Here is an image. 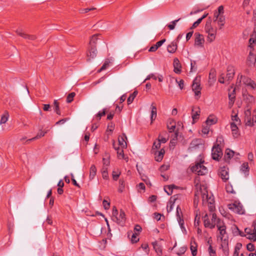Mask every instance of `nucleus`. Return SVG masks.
I'll list each match as a JSON object with an SVG mask.
<instances>
[{
    "instance_id": "a19ab883",
    "label": "nucleus",
    "mask_w": 256,
    "mask_h": 256,
    "mask_svg": "<svg viewBox=\"0 0 256 256\" xmlns=\"http://www.w3.org/2000/svg\"><path fill=\"white\" fill-rule=\"evenodd\" d=\"M175 187L174 185L167 186L164 188V191L168 195H171L172 193L173 188Z\"/></svg>"
},
{
    "instance_id": "f3484780",
    "label": "nucleus",
    "mask_w": 256,
    "mask_h": 256,
    "mask_svg": "<svg viewBox=\"0 0 256 256\" xmlns=\"http://www.w3.org/2000/svg\"><path fill=\"white\" fill-rule=\"evenodd\" d=\"M154 155L155 160L158 162H161L164 158L165 150L164 148H161L160 150L152 152Z\"/></svg>"
},
{
    "instance_id": "ea45409f",
    "label": "nucleus",
    "mask_w": 256,
    "mask_h": 256,
    "mask_svg": "<svg viewBox=\"0 0 256 256\" xmlns=\"http://www.w3.org/2000/svg\"><path fill=\"white\" fill-rule=\"evenodd\" d=\"M138 94V92L136 91H134L132 94H130L129 97L128 98L127 100V102L128 104H131L135 98L136 97V95Z\"/></svg>"
},
{
    "instance_id": "0eeeda50",
    "label": "nucleus",
    "mask_w": 256,
    "mask_h": 256,
    "mask_svg": "<svg viewBox=\"0 0 256 256\" xmlns=\"http://www.w3.org/2000/svg\"><path fill=\"white\" fill-rule=\"evenodd\" d=\"M242 83L246 86H250L252 89H254L256 88V82L252 80L250 78L244 76L242 75H238L237 80V83Z\"/></svg>"
},
{
    "instance_id": "a878e982",
    "label": "nucleus",
    "mask_w": 256,
    "mask_h": 256,
    "mask_svg": "<svg viewBox=\"0 0 256 256\" xmlns=\"http://www.w3.org/2000/svg\"><path fill=\"white\" fill-rule=\"evenodd\" d=\"M151 114H150V120L151 123L156 119L157 116L156 108L154 106V103H152L151 104Z\"/></svg>"
},
{
    "instance_id": "9d476101",
    "label": "nucleus",
    "mask_w": 256,
    "mask_h": 256,
    "mask_svg": "<svg viewBox=\"0 0 256 256\" xmlns=\"http://www.w3.org/2000/svg\"><path fill=\"white\" fill-rule=\"evenodd\" d=\"M222 156V148L213 146L212 149V156L213 160H218Z\"/></svg>"
},
{
    "instance_id": "393cba45",
    "label": "nucleus",
    "mask_w": 256,
    "mask_h": 256,
    "mask_svg": "<svg viewBox=\"0 0 256 256\" xmlns=\"http://www.w3.org/2000/svg\"><path fill=\"white\" fill-rule=\"evenodd\" d=\"M176 219L178 224H184V220L182 218V214L181 212V209L179 206L176 207Z\"/></svg>"
},
{
    "instance_id": "49530a36",
    "label": "nucleus",
    "mask_w": 256,
    "mask_h": 256,
    "mask_svg": "<svg viewBox=\"0 0 256 256\" xmlns=\"http://www.w3.org/2000/svg\"><path fill=\"white\" fill-rule=\"evenodd\" d=\"M120 174V172L118 170L112 172V178L114 180H117Z\"/></svg>"
},
{
    "instance_id": "13d9d810",
    "label": "nucleus",
    "mask_w": 256,
    "mask_h": 256,
    "mask_svg": "<svg viewBox=\"0 0 256 256\" xmlns=\"http://www.w3.org/2000/svg\"><path fill=\"white\" fill-rule=\"evenodd\" d=\"M174 204L170 202L167 206L168 212H170L174 208Z\"/></svg>"
},
{
    "instance_id": "de8ad7c7",
    "label": "nucleus",
    "mask_w": 256,
    "mask_h": 256,
    "mask_svg": "<svg viewBox=\"0 0 256 256\" xmlns=\"http://www.w3.org/2000/svg\"><path fill=\"white\" fill-rule=\"evenodd\" d=\"M120 186L118 189V191L120 192H122L124 189V182L123 180L120 179L119 180Z\"/></svg>"
},
{
    "instance_id": "680f3d73",
    "label": "nucleus",
    "mask_w": 256,
    "mask_h": 256,
    "mask_svg": "<svg viewBox=\"0 0 256 256\" xmlns=\"http://www.w3.org/2000/svg\"><path fill=\"white\" fill-rule=\"evenodd\" d=\"M106 114V109L104 108L102 111H100L96 114V116H98L99 119H100L101 117L104 116Z\"/></svg>"
},
{
    "instance_id": "b1692460",
    "label": "nucleus",
    "mask_w": 256,
    "mask_h": 256,
    "mask_svg": "<svg viewBox=\"0 0 256 256\" xmlns=\"http://www.w3.org/2000/svg\"><path fill=\"white\" fill-rule=\"evenodd\" d=\"M230 129L234 138H236L240 136L238 128L234 122L230 124Z\"/></svg>"
},
{
    "instance_id": "58836bf2",
    "label": "nucleus",
    "mask_w": 256,
    "mask_h": 256,
    "mask_svg": "<svg viewBox=\"0 0 256 256\" xmlns=\"http://www.w3.org/2000/svg\"><path fill=\"white\" fill-rule=\"evenodd\" d=\"M200 114V110L199 108H197L196 110H194V109L192 110V118L193 120V121H195L196 120H198V116Z\"/></svg>"
},
{
    "instance_id": "79ce46f5",
    "label": "nucleus",
    "mask_w": 256,
    "mask_h": 256,
    "mask_svg": "<svg viewBox=\"0 0 256 256\" xmlns=\"http://www.w3.org/2000/svg\"><path fill=\"white\" fill-rule=\"evenodd\" d=\"M160 146H161V143L158 140L154 142L152 146V151L154 152V151H156V150H158L160 148Z\"/></svg>"
},
{
    "instance_id": "6e6552de",
    "label": "nucleus",
    "mask_w": 256,
    "mask_h": 256,
    "mask_svg": "<svg viewBox=\"0 0 256 256\" xmlns=\"http://www.w3.org/2000/svg\"><path fill=\"white\" fill-rule=\"evenodd\" d=\"M228 208L231 210L239 214H244V209L242 205L239 202H235L234 203L229 204Z\"/></svg>"
},
{
    "instance_id": "864d4df0",
    "label": "nucleus",
    "mask_w": 256,
    "mask_h": 256,
    "mask_svg": "<svg viewBox=\"0 0 256 256\" xmlns=\"http://www.w3.org/2000/svg\"><path fill=\"white\" fill-rule=\"evenodd\" d=\"M138 234L136 232L132 234L131 240L132 242L136 243L139 240V238H138Z\"/></svg>"
},
{
    "instance_id": "4be33fe9",
    "label": "nucleus",
    "mask_w": 256,
    "mask_h": 256,
    "mask_svg": "<svg viewBox=\"0 0 256 256\" xmlns=\"http://www.w3.org/2000/svg\"><path fill=\"white\" fill-rule=\"evenodd\" d=\"M177 42L174 40L168 45L167 46V50L169 53L174 54L177 50Z\"/></svg>"
},
{
    "instance_id": "72a5a7b5",
    "label": "nucleus",
    "mask_w": 256,
    "mask_h": 256,
    "mask_svg": "<svg viewBox=\"0 0 256 256\" xmlns=\"http://www.w3.org/2000/svg\"><path fill=\"white\" fill-rule=\"evenodd\" d=\"M96 173V168L94 165H92L90 166V180L94 179Z\"/></svg>"
},
{
    "instance_id": "603ef678",
    "label": "nucleus",
    "mask_w": 256,
    "mask_h": 256,
    "mask_svg": "<svg viewBox=\"0 0 256 256\" xmlns=\"http://www.w3.org/2000/svg\"><path fill=\"white\" fill-rule=\"evenodd\" d=\"M247 238L253 241H256V232L252 231V234L246 236Z\"/></svg>"
},
{
    "instance_id": "37998d69",
    "label": "nucleus",
    "mask_w": 256,
    "mask_h": 256,
    "mask_svg": "<svg viewBox=\"0 0 256 256\" xmlns=\"http://www.w3.org/2000/svg\"><path fill=\"white\" fill-rule=\"evenodd\" d=\"M46 133V132H44L41 130V131H40V132H38V134H36V136L35 137L28 140L32 141V140H34L40 138L41 137L44 136Z\"/></svg>"
},
{
    "instance_id": "f8f14e48",
    "label": "nucleus",
    "mask_w": 256,
    "mask_h": 256,
    "mask_svg": "<svg viewBox=\"0 0 256 256\" xmlns=\"http://www.w3.org/2000/svg\"><path fill=\"white\" fill-rule=\"evenodd\" d=\"M218 174L224 182H226L229 179L228 169L225 166L220 168Z\"/></svg>"
},
{
    "instance_id": "bf43d9fd",
    "label": "nucleus",
    "mask_w": 256,
    "mask_h": 256,
    "mask_svg": "<svg viewBox=\"0 0 256 256\" xmlns=\"http://www.w3.org/2000/svg\"><path fill=\"white\" fill-rule=\"evenodd\" d=\"M246 248L250 252H252L254 250V246L252 243H249L246 245Z\"/></svg>"
},
{
    "instance_id": "6e6d98bb",
    "label": "nucleus",
    "mask_w": 256,
    "mask_h": 256,
    "mask_svg": "<svg viewBox=\"0 0 256 256\" xmlns=\"http://www.w3.org/2000/svg\"><path fill=\"white\" fill-rule=\"evenodd\" d=\"M208 252L210 254V256H216V251L214 250L211 245H210Z\"/></svg>"
},
{
    "instance_id": "0e129e2a",
    "label": "nucleus",
    "mask_w": 256,
    "mask_h": 256,
    "mask_svg": "<svg viewBox=\"0 0 256 256\" xmlns=\"http://www.w3.org/2000/svg\"><path fill=\"white\" fill-rule=\"evenodd\" d=\"M202 18H199L196 22H195L193 24L191 28H194L198 26V24L202 22Z\"/></svg>"
},
{
    "instance_id": "aec40b11",
    "label": "nucleus",
    "mask_w": 256,
    "mask_h": 256,
    "mask_svg": "<svg viewBox=\"0 0 256 256\" xmlns=\"http://www.w3.org/2000/svg\"><path fill=\"white\" fill-rule=\"evenodd\" d=\"M240 172L244 174V176L246 177L249 174L250 168L248 162H244L240 166Z\"/></svg>"
},
{
    "instance_id": "e2e57ef3",
    "label": "nucleus",
    "mask_w": 256,
    "mask_h": 256,
    "mask_svg": "<svg viewBox=\"0 0 256 256\" xmlns=\"http://www.w3.org/2000/svg\"><path fill=\"white\" fill-rule=\"evenodd\" d=\"M210 130L209 126L207 125L206 126L204 127L202 129V132L204 134H208Z\"/></svg>"
},
{
    "instance_id": "c9c22d12",
    "label": "nucleus",
    "mask_w": 256,
    "mask_h": 256,
    "mask_svg": "<svg viewBox=\"0 0 256 256\" xmlns=\"http://www.w3.org/2000/svg\"><path fill=\"white\" fill-rule=\"evenodd\" d=\"M218 24L220 26V29H221L222 26H224L225 22V17L224 14H222L217 19Z\"/></svg>"
},
{
    "instance_id": "412c9836",
    "label": "nucleus",
    "mask_w": 256,
    "mask_h": 256,
    "mask_svg": "<svg viewBox=\"0 0 256 256\" xmlns=\"http://www.w3.org/2000/svg\"><path fill=\"white\" fill-rule=\"evenodd\" d=\"M198 245L194 238H192L190 241V249L192 256H196L197 254Z\"/></svg>"
},
{
    "instance_id": "dca6fc26",
    "label": "nucleus",
    "mask_w": 256,
    "mask_h": 256,
    "mask_svg": "<svg viewBox=\"0 0 256 256\" xmlns=\"http://www.w3.org/2000/svg\"><path fill=\"white\" fill-rule=\"evenodd\" d=\"M126 140L127 137L125 134L123 133L118 138L119 147H120L122 149L126 148L127 147Z\"/></svg>"
},
{
    "instance_id": "052dcab7",
    "label": "nucleus",
    "mask_w": 256,
    "mask_h": 256,
    "mask_svg": "<svg viewBox=\"0 0 256 256\" xmlns=\"http://www.w3.org/2000/svg\"><path fill=\"white\" fill-rule=\"evenodd\" d=\"M234 92H235V90H233L232 93L228 94V98H229L230 100L232 102H234V100L235 98Z\"/></svg>"
},
{
    "instance_id": "39448f33",
    "label": "nucleus",
    "mask_w": 256,
    "mask_h": 256,
    "mask_svg": "<svg viewBox=\"0 0 256 256\" xmlns=\"http://www.w3.org/2000/svg\"><path fill=\"white\" fill-rule=\"evenodd\" d=\"M191 170L198 175H204L208 172V169L204 164L203 162L196 163L194 166L191 167Z\"/></svg>"
},
{
    "instance_id": "2f4dec72",
    "label": "nucleus",
    "mask_w": 256,
    "mask_h": 256,
    "mask_svg": "<svg viewBox=\"0 0 256 256\" xmlns=\"http://www.w3.org/2000/svg\"><path fill=\"white\" fill-rule=\"evenodd\" d=\"M207 214H206L204 216V226L206 228H214V224L212 223L210 220L208 218H206L207 217Z\"/></svg>"
},
{
    "instance_id": "69168bd1",
    "label": "nucleus",
    "mask_w": 256,
    "mask_h": 256,
    "mask_svg": "<svg viewBox=\"0 0 256 256\" xmlns=\"http://www.w3.org/2000/svg\"><path fill=\"white\" fill-rule=\"evenodd\" d=\"M176 82L178 84V86L180 90H182L184 87V81L182 80H180L179 81L176 80Z\"/></svg>"
},
{
    "instance_id": "3c124183",
    "label": "nucleus",
    "mask_w": 256,
    "mask_h": 256,
    "mask_svg": "<svg viewBox=\"0 0 256 256\" xmlns=\"http://www.w3.org/2000/svg\"><path fill=\"white\" fill-rule=\"evenodd\" d=\"M168 140V137H164L162 136L161 134H159L158 138L157 140H158L160 143L164 144L166 143Z\"/></svg>"
},
{
    "instance_id": "09e8293b",
    "label": "nucleus",
    "mask_w": 256,
    "mask_h": 256,
    "mask_svg": "<svg viewBox=\"0 0 256 256\" xmlns=\"http://www.w3.org/2000/svg\"><path fill=\"white\" fill-rule=\"evenodd\" d=\"M75 96L76 94L74 92H72L68 94L66 98V102L68 103L71 102L73 100L74 98V97Z\"/></svg>"
},
{
    "instance_id": "1a4fd4ad",
    "label": "nucleus",
    "mask_w": 256,
    "mask_h": 256,
    "mask_svg": "<svg viewBox=\"0 0 256 256\" xmlns=\"http://www.w3.org/2000/svg\"><path fill=\"white\" fill-rule=\"evenodd\" d=\"M201 89L200 78L196 77L193 81L192 90L194 92L195 96L196 97V98L197 99H198L200 96Z\"/></svg>"
},
{
    "instance_id": "8fccbe9b",
    "label": "nucleus",
    "mask_w": 256,
    "mask_h": 256,
    "mask_svg": "<svg viewBox=\"0 0 256 256\" xmlns=\"http://www.w3.org/2000/svg\"><path fill=\"white\" fill-rule=\"evenodd\" d=\"M54 111L58 114L60 115V110L59 108V104H58V100H54Z\"/></svg>"
},
{
    "instance_id": "4d7b16f0",
    "label": "nucleus",
    "mask_w": 256,
    "mask_h": 256,
    "mask_svg": "<svg viewBox=\"0 0 256 256\" xmlns=\"http://www.w3.org/2000/svg\"><path fill=\"white\" fill-rule=\"evenodd\" d=\"M142 248L146 251L147 254L149 253L148 245V244H144L141 246Z\"/></svg>"
},
{
    "instance_id": "c03bdc74",
    "label": "nucleus",
    "mask_w": 256,
    "mask_h": 256,
    "mask_svg": "<svg viewBox=\"0 0 256 256\" xmlns=\"http://www.w3.org/2000/svg\"><path fill=\"white\" fill-rule=\"evenodd\" d=\"M180 20V18L172 21L170 24H168L167 26L170 30H173L176 26V24Z\"/></svg>"
},
{
    "instance_id": "338daca9",
    "label": "nucleus",
    "mask_w": 256,
    "mask_h": 256,
    "mask_svg": "<svg viewBox=\"0 0 256 256\" xmlns=\"http://www.w3.org/2000/svg\"><path fill=\"white\" fill-rule=\"evenodd\" d=\"M102 204H103L104 208L106 210H108L109 208L110 204L108 201H106V200H104L103 202H102Z\"/></svg>"
},
{
    "instance_id": "774afa93",
    "label": "nucleus",
    "mask_w": 256,
    "mask_h": 256,
    "mask_svg": "<svg viewBox=\"0 0 256 256\" xmlns=\"http://www.w3.org/2000/svg\"><path fill=\"white\" fill-rule=\"evenodd\" d=\"M166 42V39L162 40L158 42L155 45L158 48L162 44Z\"/></svg>"
},
{
    "instance_id": "f03ea898",
    "label": "nucleus",
    "mask_w": 256,
    "mask_h": 256,
    "mask_svg": "<svg viewBox=\"0 0 256 256\" xmlns=\"http://www.w3.org/2000/svg\"><path fill=\"white\" fill-rule=\"evenodd\" d=\"M212 20L210 18L209 19L206 21L204 30L208 34L207 36V40L209 42H214L216 38V35L217 33V29L214 28L212 25Z\"/></svg>"
},
{
    "instance_id": "a18cd8bd",
    "label": "nucleus",
    "mask_w": 256,
    "mask_h": 256,
    "mask_svg": "<svg viewBox=\"0 0 256 256\" xmlns=\"http://www.w3.org/2000/svg\"><path fill=\"white\" fill-rule=\"evenodd\" d=\"M226 190L227 192L230 194H234L235 192L234 191L232 186L230 184H228L226 186Z\"/></svg>"
},
{
    "instance_id": "5701e85b",
    "label": "nucleus",
    "mask_w": 256,
    "mask_h": 256,
    "mask_svg": "<svg viewBox=\"0 0 256 256\" xmlns=\"http://www.w3.org/2000/svg\"><path fill=\"white\" fill-rule=\"evenodd\" d=\"M173 64L174 68V72L178 74H180L181 72V65L178 58H175L174 60Z\"/></svg>"
},
{
    "instance_id": "6ab92c4d",
    "label": "nucleus",
    "mask_w": 256,
    "mask_h": 256,
    "mask_svg": "<svg viewBox=\"0 0 256 256\" xmlns=\"http://www.w3.org/2000/svg\"><path fill=\"white\" fill-rule=\"evenodd\" d=\"M152 245L157 254L158 256H162V245L158 244L157 242H152Z\"/></svg>"
},
{
    "instance_id": "4468645a",
    "label": "nucleus",
    "mask_w": 256,
    "mask_h": 256,
    "mask_svg": "<svg viewBox=\"0 0 256 256\" xmlns=\"http://www.w3.org/2000/svg\"><path fill=\"white\" fill-rule=\"evenodd\" d=\"M204 42V36L200 33L195 34L194 45L198 47H202Z\"/></svg>"
},
{
    "instance_id": "ddd939ff",
    "label": "nucleus",
    "mask_w": 256,
    "mask_h": 256,
    "mask_svg": "<svg viewBox=\"0 0 256 256\" xmlns=\"http://www.w3.org/2000/svg\"><path fill=\"white\" fill-rule=\"evenodd\" d=\"M16 33L21 37L28 40H36V36L34 35H30L24 33L20 28L16 30Z\"/></svg>"
},
{
    "instance_id": "bb28decb",
    "label": "nucleus",
    "mask_w": 256,
    "mask_h": 256,
    "mask_svg": "<svg viewBox=\"0 0 256 256\" xmlns=\"http://www.w3.org/2000/svg\"><path fill=\"white\" fill-rule=\"evenodd\" d=\"M214 146L220 148H222L224 146V139L222 136L220 135L217 137L216 143Z\"/></svg>"
},
{
    "instance_id": "f257e3e1",
    "label": "nucleus",
    "mask_w": 256,
    "mask_h": 256,
    "mask_svg": "<svg viewBox=\"0 0 256 256\" xmlns=\"http://www.w3.org/2000/svg\"><path fill=\"white\" fill-rule=\"evenodd\" d=\"M200 192L204 205L208 206L210 211L213 212L215 209L214 196L211 192H208L207 188L204 185L200 186Z\"/></svg>"
},
{
    "instance_id": "c85d7f7f",
    "label": "nucleus",
    "mask_w": 256,
    "mask_h": 256,
    "mask_svg": "<svg viewBox=\"0 0 256 256\" xmlns=\"http://www.w3.org/2000/svg\"><path fill=\"white\" fill-rule=\"evenodd\" d=\"M234 74V70L232 66H229L228 68V73L226 74V78L228 80H230Z\"/></svg>"
},
{
    "instance_id": "20e7f679",
    "label": "nucleus",
    "mask_w": 256,
    "mask_h": 256,
    "mask_svg": "<svg viewBox=\"0 0 256 256\" xmlns=\"http://www.w3.org/2000/svg\"><path fill=\"white\" fill-rule=\"evenodd\" d=\"M244 122L247 126H254V123L256 122V110H254L252 114L249 108L245 110Z\"/></svg>"
},
{
    "instance_id": "e433bc0d",
    "label": "nucleus",
    "mask_w": 256,
    "mask_h": 256,
    "mask_svg": "<svg viewBox=\"0 0 256 256\" xmlns=\"http://www.w3.org/2000/svg\"><path fill=\"white\" fill-rule=\"evenodd\" d=\"M8 118L9 114L8 112H5L4 113L2 116L0 120V124L6 123L8 120Z\"/></svg>"
},
{
    "instance_id": "7c9ffc66",
    "label": "nucleus",
    "mask_w": 256,
    "mask_h": 256,
    "mask_svg": "<svg viewBox=\"0 0 256 256\" xmlns=\"http://www.w3.org/2000/svg\"><path fill=\"white\" fill-rule=\"evenodd\" d=\"M256 42V33L254 32L249 40V48L250 50H254L253 44Z\"/></svg>"
},
{
    "instance_id": "c756f323",
    "label": "nucleus",
    "mask_w": 256,
    "mask_h": 256,
    "mask_svg": "<svg viewBox=\"0 0 256 256\" xmlns=\"http://www.w3.org/2000/svg\"><path fill=\"white\" fill-rule=\"evenodd\" d=\"M216 80V74L214 72H210L209 74V78H208V84L210 86H212Z\"/></svg>"
},
{
    "instance_id": "cd10ccee",
    "label": "nucleus",
    "mask_w": 256,
    "mask_h": 256,
    "mask_svg": "<svg viewBox=\"0 0 256 256\" xmlns=\"http://www.w3.org/2000/svg\"><path fill=\"white\" fill-rule=\"evenodd\" d=\"M99 36L98 34H94L92 36L90 41L89 46H92V47H96V44L98 40H100L98 36Z\"/></svg>"
},
{
    "instance_id": "7ed1b4c3",
    "label": "nucleus",
    "mask_w": 256,
    "mask_h": 256,
    "mask_svg": "<svg viewBox=\"0 0 256 256\" xmlns=\"http://www.w3.org/2000/svg\"><path fill=\"white\" fill-rule=\"evenodd\" d=\"M112 220L121 226L124 224L126 222V215L124 212L121 210L118 213L116 207H114L112 210Z\"/></svg>"
},
{
    "instance_id": "2eb2a0df",
    "label": "nucleus",
    "mask_w": 256,
    "mask_h": 256,
    "mask_svg": "<svg viewBox=\"0 0 256 256\" xmlns=\"http://www.w3.org/2000/svg\"><path fill=\"white\" fill-rule=\"evenodd\" d=\"M112 146L117 152L118 158L120 159H124L128 161V158L125 157L124 153V149H122L120 147L117 146L114 141L113 142Z\"/></svg>"
},
{
    "instance_id": "473e14b6",
    "label": "nucleus",
    "mask_w": 256,
    "mask_h": 256,
    "mask_svg": "<svg viewBox=\"0 0 256 256\" xmlns=\"http://www.w3.org/2000/svg\"><path fill=\"white\" fill-rule=\"evenodd\" d=\"M111 61L112 60L106 59L101 68L98 70V72H100L102 70L107 69L110 66V64L112 62Z\"/></svg>"
},
{
    "instance_id": "a211bd4d",
    "label": "nucleus",
    "mask_w": 256,
    "mask_h": 256,
    "mask_svg": "<svg viewBox=\"0 0 256 256\" xmlns=\"http://www.w3.org/2000/svg\"><path fill=\"white\" fill-rule=\"evenodd\" d=\"M97 55V50L96 47L90 46L88 48V52L87 54L88 60H90L96 57Z\"/></svg>"
},
{
    "instance_id": "f704fd0d",
    "label": "nucleus",
    "mask_w": 256,
    "mask_h": 256,
    "mask_svg": "<svg viewBox=\"0 0 256 256\" xmlns=\"http://www.w3.org/2000/svg\"><path fill=\"white\" fill-rule=\"evenodd\" d=\"M234 152L230 149H226L225 152L224 158L226 160H230L233 157Z\"/></svg>"
},
{
    "instance_id": "9b49d317",
    "label": "nucleus",
    "mask_w": 256,
    "mask_h": 256,
    "mask_svg": "<svg viewBox=\"0 0 256 256\" xmlns=\"http://www.w3.org/2000/svg\"><path fill=\"white\" fill-rule=\"evenodd\" d=\"M254 50H250L246 60V64L249 67H254L256 62V55L253 52Z\"/></svg>"
},
{
    "instance_id": "5fc2aeb1",
    "label": "nucleus",
    "mask_w": 256,
    "mask_h": 256,
    "mask_svg": "<svg viewBox=\"0 0 256 256\" xmlns=\"http://www.w3.org/2000/svg\"><path fill=\"white\" fill-rule=\"evenodd\" d=\"M220 220V218H218L216 217V215L215 213L212 214V223L214 224V226L216 225L217 226V222L218 220Z\"/></svg>"
},
{
    "instance_id": "423d86ee",
    "label": "nucleus",
    "mask_w": 256,
    "mask_h": 256,
    "mask_svg": "<svg viewBox=\"0 0 256 256\" xmlns=\"http://www.w3.org/2000/svg\"><path fill=\"white\" fill-rule=\"evenodd\" d=\"M216 226L220 233L218 238L222 240H225L228 238V236L226 232V226L224 222L220 220H218Z\"/></svg>"
},
{
    "instance_id": "4c0bfd02",
    "label": "nucleus",
    "mask_w": 256,
    "mask_h": 256,
    "mask_svg": "<svg viewBox=\"0 0 256 256\" xmlns=\"http://www.w3.org/2000/svg\"><path fill=\"white\" fill-rule=\"evenodd\" d=\"M216 122L217 119L216 118L210 116L208 117L206 122L207 125L210 126L216 124Z\"/></svg>"
}]
</instances>
